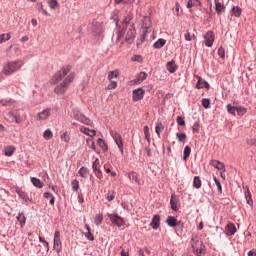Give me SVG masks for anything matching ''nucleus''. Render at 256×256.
I'll return each mask as SVG.
<instances>
[{
  "label": "nucleus",
  "mask_w": 256,
  "mask_h": 256,
  "mask_svg": "<svg viewBox=\"0 0 256 256\" xmlns=\"http://www.w3.org/2000/svg\"><path fill=\"white\" fill-rule=\"evenodd\" d=\"M61 141H64V143H69V141H71V137H69V134H67V132H64L61 136H60Z\"/></svg>",
  "instance_id": "nucleus-52"
},
{
  "label": "nucleus",
  "mask_w": 256,
  "mask_h": 256,
  "mask_svg": "<svg viewBox=\"0 0 256 256\" xmlns=\"http://www.w3.org/2000/svg\"><path fill=\"white\" fill-rule=\"evenodd\" d=\"M177 203H179L177 200V195L172 194L170 199V206L172 211H179V206H177Z\"/></svg>",
  "instance_id": "nucleus-18"
},
{
  "label": "nucleus",
  "mask_w": 256,
  "mask_h": 256,
  "mask_svg": "<svg viewBox=\"0 0 256 256\" xmlns=\"http://www.w3.org/2000/svg\"><path fill=\"white\" fill-rule=\"evenodd\" d=\"M184 39L185 41H193V39H195V34L191 35V32L187 30L186 33L184 34Z\"/></svg>",
  "instance_id": "nucleus-51"
},
{
  "label": "nucleus",
  "mask_w": 256,
  "mask_h": 256,
  "mask_svg": "<svg viewBox=\"0 0 256 256\" xmlns=\"http://www.w3.org/2000/svg\"><path fill=\"white\" fill-rule=\"evenodd\" d=\"M226 110L228 111V113H230V115H233L235 117L237 113V106H232L231 104H227Z\"/></svg>",
  "instance_id": "nucleus-38"
},
{
  "label": "nucleus",
  "mask_w": 256,
  "mask_h": 256,
  "mask_svg": "<svg viewBox=\"0 0 256 256\" xmlns=\"http://www.w3.org/2000/svg\"><path fill=\"white\" fill-rule=\"evenodd\" d=\"M106 89H108V90L117 89V81L110 80Z\"/></svg>",
  "instance_id": "nucleus-57"
},
{
  "label": "nucleus",
  "mask_w": 256,
  "mask_h": 256,
  "mask_svg": "<svg viewBox=\"0 0 256 256\" xmlns=\"http://www.w3.org/2000/svg\"><path fill=\"white\" fill-rule=\"evenodd\" d=\"M43 196H44V199H51V197H53V194L49 192H45Z\"/></svg>",
  "instance_id": "nucleus-63"
},
{
  "label": "nucleus",
  "mask_w": 256,
  "mask_h": 256,
  "mask_svg": "<svg viewBox=\"0 0 256 256\" xmlns=\"http://www.w3.org/2000/svg\"><path fill=\"white\" fill-rule=\"evenodd\" d=\"M53 243L54 251H56V253H61V251H63V244L61 243V232H59V230L54 232Z\"/></svg>",
  "instance_id": "nucleus-6"
},
{
  "label": "nucleus",
  "mask_w": 256,
  "mask_h": 256,
  "mask_svg": "<svg viewBox=\"0 0 256 256\" xmlns=\"http://www.w3.org/2000/svg\"><path fill=\"white\" fill-rule=\"evenodd\" d=\"M108 218L116 227H123L125 225V220L119 214H108Z\"/></svg>",
  "instance_id": "nucleus-8"
},
{
  "label": "nucleus",
  "mask_w": 256,
  "mask_h": 256,
  "mask_svg": "<svg viewBox=\"0 0 256 256\" xmlns=\"http://www.w3.org/2000/svg\"><path fill=\"white\" fill-rule=\"evenodd\" d=\"M94 223L95 225H101V223H103V214H97L94 217Z\"/></svg>",
  "instance_id": "nucleus-49"
},
{
  "label": "nucleus",
  "mask_w": 256,
  "mask_h": 256,
  "mask_svg": "<svg viewBox=\"0 0 256 256\" xmlns=\"http://www.w3.org/2000/svg\"><path fill=\"white\" fill-rule=\"evenodd\" d=\"M201 185H202L201 177L194 176V178H193V187H194V189H201Z\"/></svg>",
  "instance_id": "nucleus-34"
},
{
  "label": "nucleus",
  "mask_w": 256,
  "mask_h": 256,
  "mask_svg": "<svg viewBox=\"0 0 256 256\" xmlns=\"http://www.w3.org/2000/svg\"><path fill=\"white\" fill-rule=\"evenodd\" d=\"M189 155H191V147L190 146H186L184 148V152H183V161H187Z\"/></svg>",
  "instance_id": "nucleus-42"
},
{
  "label": "nucleus",
  "mask_w": 256,
  "mask_h": 256,
  "mask_svg": "<svg viewBox=\"0 0 256 256\" xmlns=\"http://www.w3.org/2000/svg\"><path fill=\"white\" fill-rule=\"evenodd\" d=\"M110 135L114 142L116 143L120 153L123 155V149H124V143H123V137H121V134L115 130H110Z\"/></svg>",
  "instance_id": "nucleus-5"
},
{
  "label": "nucleus",
  "mask_w": 256,
  "mask_h": 256,
  "mask_svg": "<svg viewBox=\"0 0 256 256\" xmlns=\"http://www.w3.org/2000/svg\"><path fill=\"white\" fill-rule=\"evenodd\" d=\"M191 245L194 253L197 256H202L205 253V245L203 244V240L199 239L198 237H192Z\"/></svg>",
  "instance_id": "nucleus-4"
},
{
  "label": "nucleus",
  "mask_w": 256,
  "mask_h": 256,
  "mask_svg": "<svg viewBox=\"0 0 256 256\" xmlns=\"http://www.w3.org/2000/svg\"><path fill=\"white\" fill-rule=\"evenodd\" d=\"M71 185H72L73 191H79V180L77 179L72 180Z\"/></svg>",
  "instance_id": "nucleus-54"
},
{
  "label": "nucleus",
  "mask_w": 256,
  "mask_h": 256,
  "mask_svg": "<svg viewBox=\"0 0 256 256\" xmlns=\"http://www.w3.org/2000/svg\"><path fill=\"white\" fill-rule=\"evenodd\" d=\"M241 13H243V9L239 6H233L232 7V15L234 17H241Z\"/></svg>",
  "instance_id": "nucleus-33"
},
{
  "label": "nucleus",
  "mask_w": 256,
  "mask_h": 256,
  "mask_svg": "<svg viewBox=\"0 0 256 256\" xmlns=\"http://www.w3.org/2000/svg\"><path fill=\"white\" fill-rule=\"evenodd\" d=\"M198 82L196 84V89H209V82L203 80L200 76H197Z\"/></svg>",
  "instance_id": "nucleus-15"
},
{
  "label": "nucleus",
  "mask_w": 256,
  "mask_h": 256,
  "mask_svg": "<svg viewBox=\"0 0 256 256\" xmlns=\"http://www.w3.org/2000/svg\"><path fill=\"white\" fill-rule=\"evenodd\" d=\"M43 137L46 141L53 139V132L51 131V129H46L43 133Z\"/></svg>",
  "instance_id": "nucleus-39"
},
{
  "label": "nucleus",
  "mask_w": 256,
  "mask_h": 256,
  "mask_svg": "<svg viewBox=\"0 0 256 256\" xmlns=\"http://www.w3.org/2000/svg\"><path fill=\"white\" fill-rule=\"evenodd\" d=\"M176 137H177L179 143H183V141H185V139H187V134H185V133H177Z\"/></svg>",
  "instance_id": "nucleus-53"
},
{
  "label": "nucleus",
  "mask_w": 256,
  "mask_h": 256,
  "mask_svg": "<svg viewBox=\"0 0 256 256\" xmlns=\"http://www.w3.org/2000/svg\"><path fill=\"white\" fill-rule=\"evenodd\" d=\"M202 107L204 109H211V100L209 98L202 99Z\"/></svg>",
  "instance_id": "nucleus-44"
},
{
  "label": "nucleus",
  "mask_w": 256,
  "mask_h": 256,
  "mask_svg": "<svg viewBox=\"0 0 256 256\" xmlns=\"http://www.w3.org/2000/svg\"><path fill=\"white\" fill-rule=\"evenodd\" d=\"M166 68H167V71H169V73H175V71H177V65L175 64L174 60L168 62L166 64Z\"/></svg>",
  "instance_id": "nucleus-24"
},
{
  "label": "nucleus",
  "mask_w": 256,
  "mask_h": 256,
  "mask_svg": "<svg viewBox=\"0 0 256 256\" xmlns=\"http://www.w3.org/2000/svg\"><path fill=\"white\" fill-rule=\"evenodd\" d=\"M101 165H99V158H96L95 161L92 163V169L93 171H97V169H100Z\"/></svg>",
  "instance_id": "nucleus-58"
},
{
  "label": "nucleus",
  "mask_w": 256,
  "mask_h": 256,
  "mask_svg": "<svg viewBox=\"0 0 256 256\" xmlns=\"http://www.w3.org/2000/svg\"><path fill=\"white\" fill-rule=\"evenodd\" d=\"M248 256H256V250H250Z\"/></svg>",
  "instance_id": "nucleus-64"
},
{
  "label": "nucleus",
  "mask_w": 256,
  "mask_h": 256,
  "mask_svg": "<svg viewBox=\"0 0 256 256\" xmlns=\"http://www.w3.org/2000/svg\"><path fill=\"white\" fill-rule=\"evenodd\" d=\"M192 7H201V0H189L187 2V8L191 9Z\"/></svg>",
  "instance_id": "nucleus-31"
},
{
  "label": "nucleus",
  "mask_w": 256,
  "mask_h": 256,
  "mask_svg": "<svg viewBox=\"0 0 256 256\" xmlns=\"http://www.w3.org/2000/svg\"><path fill=\"white\" fill-rule=\"evenodd\" d=\"M97 144H98L99 147H100L101 149H103L104 151H107V150L109 149V147L107 146V143H105V140H103V138H98Z\"/></svg>",
  "instance_id": "nucleus-40"
},
{
  "label": "nucleus",
  "mask_w": 256,
  "mask_h": 256,
  "mask_svg": "<svg viewBox=\"0 0 256 256\" xmlns=\"http://www.w3.org/2000/svg\"><path fill=\"white\" fill-rule=\"evenodd\" d=\"M78 174L80 175V177H82L83 179H87V177H89V168L82 166L79 171Z\"/></svg>",
  "instance_id": "nucleus-23"
},
{
  "label": "nucleus",
  "mask_w": 256,
  "mask_h": 256,
  "mask_svg": "<svg viewBox=\"0 0 256 256\" xmlns=\"http://www.w3.org/2000/svg\"><path fill=\"white\" fill-rule=\"evenodd\" d=\"M145 79H147V73L146 72H140L139 74H137L135 82L139 83V81H145Z\"/></svg>",
  "instance_id": "nucleus-41"
},
{
  "label": "nucleus",
  "mask_w": 256,
  "mask_h": 256,
  "mask_svg": "<svg viewBox=\"0 0 256 256\" xmlns=\"http://www.w3.org/2000/svg\"><path fill=\"white\" fill-rule=\"evenodd\" d=\"M16 193L19 196V198L22 199V201H24V203H29V201H31V199L29 198V195L26 194V192L23 191V189L16 188Z\"/></svg>",
  "instance_id": "nucleus-14"
},
{
  "label": "nucleus",
  "mask_w": 256,
  "mask_h": 256,
  "mask_svg": "<svg viewBox=\"0 0 256 256\" xmlns=\"http://www.w3.org/2000/svg\"><path fill=\"white\" fill-rule=\"evenodd\" d=\"M210 165L218 169V171H225V164L219 160H211Z\"/></svg>",
  "instance_id": "nucleus-19"
},
{
  "label": "nucleus",
  "mask_w": 256,
  "mask_h": 256,
  "mask_svg": "<svg viewBox=\"0 0 256 256\" xmlns=\"http://www.w3.org/2000/svg\"><path fill=\"white\" fill-rule=\"evenodd\" d=\"M73 117L76 121L83 123V125H90V126L93 125V122L91 121V119H89L84 114H81L79 111H74Z\"/></svg>",
  "instance_id": "nucleus-7"
},
{
  "label": "nucleus",
  "mask_w": 256,
  "mask_h": 256,
  "mask_svg": "<svg viewBox=\"0 0 256 256\" xmlns=\"http://www.w3.org/2000/svg\"><path fill=\"white\" fill-rule=\"evenodd\" d=\"M150 227H152V229H154V230L159 229V227H161V216H159L158 214L154 215L152 217Z\"/></svg>",
  "instance_id": "nucleus-13"
},
{
  "label": "nucleus",
  "mask_w": 256,
  "mask_h": 256,
  "mask_svg": "<svg viewBox=\"0 0 256 256\" xmlns=\"http://www.w3.org/2000/svg\"><path fill=\"white\" fill-rule=\"evenodd\" d=\"M218 55L221 59H225V48L223 46H220L218 49Z\"/></svg>",
  "instance_id": "nucleus-59"
},
{
  "label": "nucleus",
  "mask_w": 256,
  "mask_h": 256,
  "mask_svg": "<svg viewBox=\"0 0 256 256\" xmlns=\"http://www.w3.org/2000/svg\"><path fill=\"white\" fill-rule=\"evenodd\" d=\"M123 35H125V29L124 28H119L116 31V41H120L121 37H123Z\"/></svg>",
  "instance_id": "nucleus-46"
},
{
  "label": "nucleus",
  "mask_w": 256,
  "mask_h": 256,
  "mask_svg": "<svg viewBox=\"0 0 256 256\" xmlns=\"http://www.w3.org/2000/svg\"><path fill=\"white\" fill-rule=\"evenodd\" d=\"M234 233H237V227L233 224V223H229L226 227H225V234L228 237H231Z\"/></svg>",
  "instance_id": "nucleus-16"
},
{
  "label": "nucleus",
  "mask_w": 256,
  "mask_h": 256,
  "mask_svg": "<svg viewBox=\"0 0 256 256\" xmlns=\"http://www.w3.org/2000/svg\"><path fill=\"white\" fill-rule=\"evenodd\" d=\"M163 129H165V126H163V123H158L155 127V132L158 135V137H161V131H163Z\"/></svg>",
  "instance_id": "nucleus-45"
},
{
  "label": "nucleus",
  "mask_w": 256,
  "mask_h": 256,
  "mask_svg": "<svg viewBox=\"0 0 256 256\" xmlns=\"http://www.w3.org/2000/svg\"><path fill=\"white\" fill-rule=\"evenodd\" d=\"M24 65L25 62H23V60L8 62L3 67V74L7 76L13 75V73H17Z\"/></svg>",
  "instance_id": "nucleus-2"
},
{
  "label": "nucleus",
  "mask_w": 256,
  "mask_h": 256,
  "mask_svg": "<svg viewBox=\"0 0 256 256\" xmlns=\"http://www.w3.org/2000/svg\"><path fill=\"white\" fill-rule=\"evenodd\" d=\"M213 179H214V183L217 186L218 193H223V187L221 186V181H219V179H217V176H214Z\"/></svg>",
  "instance_id": "nucleus-48"
},
{
  "label": "nucleus",
  "mask_w": 256,
  "mask_h": 256,
  "mask_svg": "<svg viewBox=\"0 0 256 256\" xmlns=\"http://www.w3.org/2000/svg\"><path fill=\"white\" fill-rule=\"evenodd\" d=\"M128 177L130 179V181H132L133 183H140V179H139V174H137L136 172L132 171L128 174Z\"/></svg>",
  "instance_id": "nucleus-26"
},
{
  "label": "nucleus",
  "mask_w": 256,
  "mask_h": 256,
  "mask_svg": "<svg viewBox=\"0 0 256 256\" xmlns=\"http://www.w3.org/2000/svg\"><path fill=\"white\" fill-rule=\"evenodd\" d=\"M86 145L92 149V151H95L96 146H95V141H93V139L89 138L86 140Z\"/></svg>",
  "instance_id": "nucleus-50"
},
{
  "label": "nucleus",
  "mask_w": 256,
  "mask_h": 256,
  "mask_svg": "<svg viewBox=\"0 0 256 256\" xmlns=\"http://www.w3.org/2000/svg\"><path fill=\"white\" fill-rule=\"evenodd\" d=\"M213 43H215V33L209 30L204 35V44L206 47H213Z\"/></svg>",
  "instance_id": "nucleus-10"
},
{
  "label": "nucleus",
  "mask_w": 256,
  "mask_h": 256,
  "mask_svg": "<svg viewBox=\"0 0 256 256\" xmlns=\"http://www.w3.org/2000/svg\"><path fill=\"white\" fill-rule=\"evenodd\" d=\"M135 37H137V30H135V28L132 27L127 31L126 38H125L126 43L131 45V43L135 41Z\"/></svg>",
  "instance_id": "nucleus-11"
},
{
  "label": "nucleus",
  "mask_w": 256,
  "mask_h": 256,
  "mask_svg": "<svg viewBox=\"0 0 256 256\" xmlns=\"http://www.w3.org/2000/svg\"><path fill=\"white\" fill-rule=\"evenodd\" d=\"M166 224L168 225V227H179V229L183 231V222L177 221V218H175V216H168L166 218Z\"/></svg>",
  "instance_id": "nucleus-9"
},
{
  "label": "nucleus",
  "mask_w": 256,
  "mask_h": 256,
  "mask_svg": "<svg viewBox=\"0 0 256 256\" xmlns=\"http://www.w3.org/2000/svg\"><path fill=\"white\" fill-rule=\"evenodd\" d=\"M81 133H84V135H88V137H95L97 135V132L95 130H90L89 128L81 127L80 128Z\"/></svg>",
  "instance_id": "nucleus-21"
},
{
  "label": "nucleus",
  "mask_w": 256,
  "mask_h": 256,
  "mask_svg": "<svg viewBox=\"0 0 256 256\" xmlns=\"http://www.w3.org/2000/svg\"><path fill=\"white\" fill-rule=\"evenodd\" d=\"M131 61H134L136 63H142L143 62V56L134 55V56H132Z\"/></svg>",
  "instance_id": "nucleus-55"
},
{
  "label": "nucleus",
  "mask_w": 256,
  "mask_h": 256,
  "mask_svg": "<svg viewBox=\"0 0 256 256\" xmlns=\"http://www.w3.org/2000/svg\"><path fill=\"white\" fill-rule=\"evenodd\" d=\"M84 227H85V229L87 231V233H85L86 239H88V241H95V237L91 233V226H89V224H85Z\"/></svg>",
  "instance_id": "nucleus-22"
},
{
  "label": "nucleus",
  "mask_w": 256,
  "mask_h": 256,
  "mask_svg": "<svg viewBox=\"0 0 256 256\" xmlns=\"http://www.w3.org/2000/svg\"><path fill=\"white\" fill-rule=\"evenodd\" d=\"M117 77H119V71H118V70H113V71H110V72L108 73V79H109V81H111V80H113V79H115V78H117Z\"/></svg>",
  "instance_id": "nucleus-43"
},
{
  "label": "nucleus",
  "mask_w": 256,
  "mask_h": 256,
  "mask_svg": "<svg viewBox=\"0 0 256 256\" xmlns=\"http://www.w3.org/2000/svg\"><path fill=\"white\" fill-rule=\"evenodd\" d=\"M13 103H15V101L11 98H6V99L0 100V105H2V107H11V105H13Z\"/></svg>",
  "instance_id": "nucleus-28"
},
{
  "label": "nucleus",
  "mask_w": 256,
  "mask_h": 256,
  "mask_svg": "<svg viewBox=\"0 0 256 256\" xmlns=\"http://www.w3.org/2000/svg\"><path fill=\"white\" fill-rule=\"evenodd\" d=\"M215 10L217 15H221L225 11V5L221 4V2H216Z\"/></svg>",
  "instance_id": "nucleus-36"
},
{
  "label": "nucleus",
  "mask_w": 256,
  "mask_h": 256,
  "mask_svg": "<svg viewBox=\"0 0 256 256\" xmlns=\"http://www.w3.org/2000/svg\"><path fill=\"white\" fill-rule=\"evenodd\" d=\"M199 129H200L199 122L194 123L192 126V131L194 133H197L199 131Z\"/></svg>",
  "instance_id": "nucleus-62"
},
{
  "label": "nucleus",
  "mask_w": 256,
  "mask_h": 256,
  "mask_svg": "<svg viewBox=\"0 0 256 256\" xmlns=\"http://www.w3.org/2000/svg\"><path fill=\"white\" fill-rule=\"evenodd\" d=\"M245 199H246L247 205H250V207H253V198L251 196V191L249 190V186H246Z\"/></svg>",
  "instance_id": "nucleus-20"
},
{
  "label": "nucleus",
  "mask_w": 256,
  "mask_h": 256,
  "mask_svg": "<svg viewBox=\"0 0 256 256\" xmlns=\"http://www.w3.org/2000/svg\"><path fill=\"white\" fill-rule=\"evenodd\" d=\"M95 176L97 177V179H103V172L101 171V168H98L97 170H93Z\"/></svg>",
  "instance_id": "nucleus-60"
},
{
  "label": "nucleus",
  "mask_w": 256,
  "mask_h": 256,
  "mask_svg": "<svg viewBox=\"0 0 256 256\" xmlns=\"http://www.w3.org/2000/svg\"><path fill=\"white\" fill-rule=\"evenodd\" d=\"M132 99L133 101L137 102V101H141V99H143V97H145V90H143V88H138L133 90L132 92Z\"/></svg>",
  "instance_id": "nucleus-12"
},
{
  "label": "nucleus",
  "mask_w": 256,
  "mask_h": 256,
  "mask_svg": "<svg viewBox=\"0 0 256 256\" xmlns=\"http://www.w3.org/2000/svg\"><path fill=\"white\" fill-rule=\"evenodd\" d=\"M9 39H11L10 33L1 34L0 35V45H1V43H5V41H9Z\"/></svg>",
  "instance_id": "nucleus-47"
},
{
  "label": "nucleus",
  "mask_w": 256,
  "mask_h": 256,
  "mask_svg": "<svg viewBox=\"0 0 256 256\" xmlns=\"http://www.w3.org/2000/svg\"><path fill=\"white\" fill-rule=\"evenodd\" d=\"M15 153V147L14 146H7L4 148V155L6 157H11Z\"/></svg>",
  "instance_id": "nucleus-30"
},
{
  "label": "nucleus",
  "mask_w": 256,
  "mask_h": 256,
  "mask_svg": "<svg viewBox=\"0 0 256 256\" xmlns=\"http://www.w3.org/2000/svg\"><path fill=\"white\" fill-rule=\"evenodd\" d=\"M236 113L238 117H243V115L247 114V108L243 106H236Z\"/></svg>",
  "instance_id": "nucleus-37"
},
{
  "label": "nucleus",
  "mask_w": 256,
  "mask_h": 256,
  "mask_svg": "<svg viewBox=\"0 0 256 256\" xmlns=\"http://www.w3.org/2000/svg\"><path fill=\"white\" fill-rule=\"evenodd\" d=\"M58 5H59V2H57V0H49L50 9H56Z\"/></svg>",
  "instance_id": "nucleus-61"
},
{
  "label": "nucleus",
  "mask_w": 256,
  "mask_h": 256,
  "mask_svg": "<svg viewBox=\"0 0 256 256\" xmlns=\"http://www.w3.org/2000/svg\"><path fill=\"white\" fill-rule=\"evenodd\" d=\"M31 183H32V185H34V187H37V189H43V183H41L40 179H38L36 177H32Z\"/></svg>",
  "instance_id": "nucleus-32"
},
{
  "label": "nucleus",
  "mask_w": 256,
  "mask_h": 256,
  "mask_svg": "<svg viewBox=\"0 0 256 256\" xmlns=\"http://www.w3.org/2000/svg\"><path fill=\"white\" fill-rule=\"evenodd\" d=\"M71 71V65L63 66L61 70L57 71L51 78V84L57 85L65 76Z\"/></svg>",
  "instance_id": "nucleus-3"
},
{
  "label": "nucleus",
  "mask_w": 256,
  "mask_h": 256,
  "mask_svg": "<svg viewBox=\"0 0 256 256\" xmlns=\"http://www.w3.org/2000/svg\"><path fill=\"white\" fill-rule=\"evenodd\" d=\"M51 115V108L44 109L42 112L38 113V120L45 121Z\"/></svg>",
  "instance_id": "nucleus-17"
},
{
  "label": "nucleus",
  "mask_w": 256,
  "mask_h": 256,
  "mask_svg": "<svg viewBox=\"0 0 256 256\" xmlns=\"http://www.w3.org/2000/svg\"><path fill=\"white\" fill-rule=\"evenodd\" d=\"M165 43H167V40L163 38H159L154 44V49H162V47H165Z\"/></svg>",
  "instance_id": "nucleus-25"
},
{
  "label": "nucleus",
  "mask_w": 256,
  "mask_h": 256,
  "mask_svg": "<svg viewBox=\"0 0 256 256\" xmlns=\"http://www.w3.org/2000/svg\"><path fill=\"white\" fill-rule=\"evenodd\" d=\"M149 27L150 25L147 23H143L141 27V37H144V39L147 37V33H149Z\"/></svg>",
  "instance_id": "nucleus-29"
},
{
  "label": "nucleus",
  "mask_w": 256,
  "mask_h": 256,
  "mask_svg": "<svg viewBox=\"0 0 256 256\" xmlns=\"http://www.w3.org/2000/svg\"><path fill=\"white\" fill-rule=\"evenodd\" d=\"M17 221L20 223L21 227H25V223H27V218L23 214V212H20L18 216L16 217Z\"/></svg>",
  "instance_id": "nucleus-27"
},
{
  "label": "nucleus",
  "mask_w": 256,
  "mask_h": 256,
  "mask_svg": "<svg viewBox=\"0 0 256 256\" xmlns=\"http://www.w3.org/2000/svg\"><path fill=\"white\" fill-rule=\"evenodd\" d=\"M176 123L180 126V127H185V119L182 116H178L176 118Z\"/></svg>",
  "instance_id": "nucleus-56"
},
{
  "label": "nucleus",
  "mask_w": 256,
  "mask_h": 256,
  "mask_svg": "<svg viewBox=\"0 0 256 256\" xmlns=\"http://www.w3.org/2000/svg\"><path fill=\"white\" fill-rule=\"evenodd\" d=\"M74 79L75 73L71 72L60 84L56 85V87L54 88V93H56V95H65V93H67L69 85L73 83Z\"/></svg>",
  "instance_id": "nucleus-1"
},
{
  "label": "nucleus",
  "mask_w": 256,
  "mask_h": 256,
  "mask_svg": "<svg viewBox=\"0 0 256 256\" xmlns=\"http://www.w3.org/2000/svg\"><path fill=\"white\" fill-rule=\"evenodd\" d=\"M9 115L13 117L15 123H21V115L19 114V110H16L15 112H9Z\"/></svg>",
  "instance_id": "nucleus-35"
}]
</instances>
